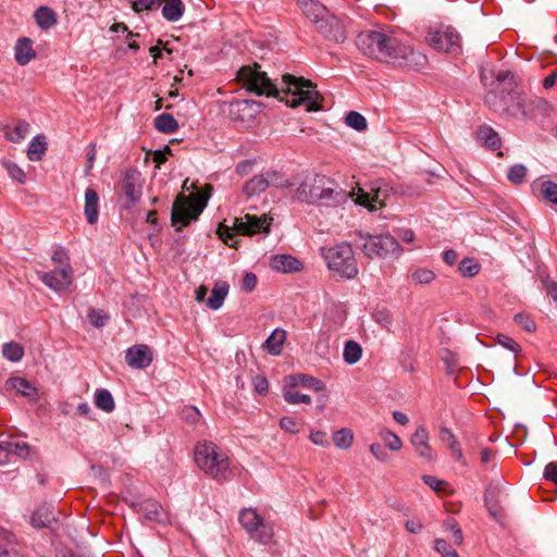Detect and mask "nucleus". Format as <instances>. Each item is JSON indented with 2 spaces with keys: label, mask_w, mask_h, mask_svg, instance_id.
<instances>
[{
  "label": "nucleus",
  "mask_w": 557,
  "mask_h": 557,
  "mask_svg": "<svg viewBox=\"0 0 557 557\" xmlns=\"http://www.w3.org/2000/svg\"><path fill=\"white\" fill-rule=\"evenodd\" d=\"M258 104L255 101L237 100L230 106V115L236 121H249L257 112Z\"/></svg>",
  "instance_id": "obj_17"
},
{
  "label": "nucleus",
  "mask_w": 557,
  "mask_h": 557,
  "mask_svg": "<svg viewBox=\"0 0 557 557\" xmlns=\"http://www.w3.org/2000/svg\"><path fill=\"white\" fill-rule=\"evenodd\" d=\"M309 440L318 446L327 447L330 445L329 437L326 432L321 430H311L309 434Z\"/></svg>",
  "instance_id": "obj_49"
},
{
  "label": "nucleus",
  "mask_w": 557,
  "mask_h": 557,
  "mask_svg": "<svg viewBox=\"0 0 557 557\" xmlns=\"http://www.w3.org/2000/svg\"><path fill=\"white\" fill-rule=\"evenodd\" d=\"M379 436L391 450L398 451L401 449L403 441L398 435L388 429H382L379 432Z\"/></svg>",
  "instance_id": "obj_38"
},
{
  "label": "nucleus",
  "mask_w": 557,
  "mask_h": 557,
  "mask_svg": "<svg viewBox=\"0 0 557 557\" xmlns=\"http://www.w3.org/2000/svg\"><path fill=\"white\" fill-rule=\"evenodd\" d=\"M39 276L41 282L49 288L55 292H63L73 283V268L71 264H65V267L60 269L44 272Z\"/></svg>",
  "instance_id": "obj_11"
},
{
  "label": "nucleus",
  "mask_w": 557,
  "mask_h": 557,
  "mask_svg": "<svg viewBox=\"0 0 557 557\" xmlns=\"http://www.w3.org/2000/svg\"><path fill=\"white\" fill-rule=\"evenodd\" d=\"M212 190V186L206 184L202 189L188 196L181 194L176 197L172 207L171 220L177 231L198 219L206 208Z\"/></svg>",
  "instance_id": "obj_5"
},
{
  "label": "nucleus",
  "mask_w": 557,
  "mask_h": 557,
  "mask_svg": "<svg viewBox=\"0 0 557 557\" xmlns=\"http://www.w3.org/2000/svg\"><path fill=\"white\" fill-rule=\"evenodd\" d=\"M2 354L8 360L16 362L23 358L24 348L21 344L11 342L3 345Z\"/></svg>",
  "instance_id": "obj_40"
},
{
  "label": "nucleus",
  "mask_w": 557,
  "mask_h": 557,
  "mask_svg": "<svg viewBox=\"0 0 557 557\" xmlns=\"http://www.w3.org/2000/svg\"><path fill=\"white\" fill-rule=\"evenodd\" d=\"M139 172L128 170L124 173L120 183L121 191L126 200V206L132 207L137 203L141 197V184L139 183Z\"/></svg>",
  "instance_id": "obj_12"
},
{
  "label": "nucleus",
  "mask_w": 557,
  "mask_h": 557,
  "mask_svg": "<svg viewBox=\"0 0 557 557\" xmlns=\"http://www.w3.org/2000/svg\"><path fill=\"white\" fill-rule=\"evenodd\" d=\"M154 127L164 134H172L178 129L177 121L169 113H162L154 119Z\"/></svg>",
  "instance_id": "obj_30"
},
{
  "label": "nucleus",
  "mask_w": 557,
  "mask_h": 557,
  "mask_svg": "<svg viewBox=\"0 0 557 557\" xmlns=\"http://www.w3.org/2000/svg\"><path fill=\"white\" fill-rule=\"evenodd\" d=\"M528 170L524 165L515 164L509 169L507 177L512 184L520 185L524 182Z\"/></svg>",
  "instance_id": "obj_45"
},
{
  "label": "nucleus",
  "mask_w": 557,
  "mask_h": 557,
  "mask_svg": "<svg viewBox=\"0 0 557 557\" xmlns=\"http://www.w3.org/2000/svg\"><path fill=\"white\" fill-rule=\"evenodd\" d=\"M272 219L258 218L256 215L245 214L240 218H234L232 226L220 224L218 235L224 244L232 248H237L238 242L235 235L251 236L258 233H267L270 230Z\"/></svg>",
  "instance_id": "obj_7"
},
{
  "label": "nucleus",
  "mask_w": 557,
  "mask_h": 557,
  "mask_svg": "<svg viewBox=\"0 0 557 557\" xmlns=\"http://www.w3.org/2000/svg\"><path fill=\"white\" fill-rule=\"evenodd\" d=\"M429 440L430 436L426 429L423 425H420L411 435L410 443L413 446L416 454L430 462L433 460L434 454Z\"/></svg>",
  "instance_id": "obj_15"
},
{
  "label": "nucleus",
  "mask_w": 557,
  "mask_h": 557,
  "mask_svg": "<svg viewBox=\"0 0 557 557\" xmlns=\"http://www.w3.org/2000/svg\"><path fill=\"white\" fill-rule=\"evenodd\" d=\"M238 83L248 91L258 96H275L287 106L296 108L305 106L306 111L313 112L322 109L323 97L310 81L297 78L290 74L282 77V87H276L260 65H245L237 72Z\"/></svg>",
  "instance_id": "obj_1"
},
{
  "label": "nucleus",
  "mask_w": 557,
  "mask_h": 557,
  "mask_svg": "<svg viewBox=\"0 0 557 557\" xmlns=\"http://www.w3.org/2000/svg\"><path fill=\"white\" fill-rule=\"evenodd\" d=\"M333 443L337 448L348 449L354 443V433L351 430L343 428L333 434Z\"/></svg>",
  "instance_id": "obj_35"
},
{
  "label": "nucleus",
  "mask_w": 557,
  "mask_h": 557,
  "mask_svg": "<svg viewBox=\"0 0 557 557\" xmlns=\"http://www.w3.org/2000/svg\"><path fill=\"white\" fill-rule=\"evenodd\" d=\"M255 391L260 395H265L269 392V382L264 375H256L252 379Z\"/></svg>",
  "instance_id": "obj_54"
},
{
  "label": "nucleus",
  "mask_w": 557,
  "mask_h": 557,
  "mask_svg": "<svg viewBox=\"0 0 557 557\" xmlns=\"http://www.w3.org/2000/svg\"><path fill=\"white\" fill-rule=\"evenodd\" d=\"M410 277L412 283L424 285L432 283L436 275L428 268H416L411 271Z\"/></svg>",
  "instance_id": "obj_36"
},
{
  "label": "nucleus",
  "mask_w": 557,
  "mask_h": 557,
  "mask_svg": "<svg viewBox=\"0 0 557 557\" xmlns=\"http://www.w3.org/2000/svg\"><path fill=\"white\" fill-rule=\"evenodd\" d=\"M95 405L97 408L106 411L112 412L115 408L114 399L111 393L108 389L100 388L95 393Z\"/></svg>",
  "instance_id": "obj_32"
},
{
  "label": "nucleus",
  "mask_w": 557,
  "mask_h": 557,
  "mask_svg": "<svg viewBox=\"0 0 557 557\" xmlns=\"http://www.w3.org/2000/svg\"><path fill=\"white\" fill-rule=\"evenodd\" d=\"M544 287L547 292V294L554 298L555 300H557V283L550 278H546L544 281Z\"/></svg>",
  "instance_id": "obj_64"
},
{
  "label": "nucleus",
  "mask_w": 557,
  "mask_h": 557,
  "mask_svg": "<svg viewBox=\"0 0 557 557\" xmlns=\"http://www.w3.org/2000/svg\"><path fill=\"white\" fill-rule=\"evenodd\" d=\"M286 386L288 387H296V386H306L309 388H312L314 391H322L324 389V384L310 375L307 374H294L289 375L285 380Z\"/></svg>",
  "instance_id": "obj_25"
},
{
  "label": "nucleus",
  "mask_w": 557,
  "mask_h": 557,
  "mask_svg": "<svg viewBox=\"0 0 557 557\" xmlns=\"http://www.w3.org/2000/svg\"><path fill=\"white\" fill-rule=\"evenodd\" d=\"M163 1L164 0H128L133 11L136 13L156 10Z\"/></svg>",
  "instance_id": "obj_42"
},
{
  "label": "nucleus",
  "mask_w": 557,
  "mask_h": 557,
  "mask_svg": "<svg viewBox=\"0 0 557 557\" xmlns=\"http://www.w3.org/2000/svg\"><path fill=\"white\" fill-rule=\"evenodd\" d=\"M84 213L89 224L97 223L99 214V196L91 187L87 188L85 191Z\"/></svg>",
  "instance_id": "obj_20"
},
{
  "label": "nucleus",
  "mask_w": 557,
  "mask_h": 557,
  "mask_svg": "<svg viewBox=\"0 0 557 557\" xmlns=\"http://www.w3.org/2000/svg\"><path fill=\"white\" fill-rule=\"evenodd\" d=\"M497 343L513 352H518L521 349L520 345L513 338L505 334L497 335Z\"/></svg>",
  "instance_id": "obj_52"
},
{
  "label": "nucleus",
  "mask_w": 557,
  "mask_h": 557,
  "mask_svg": "<svg viewBox=\"0 0 557 557\" xmlns=\"http://www.w3.org/2000/svg\"><path fill=\"white\" fill-rule=\"evenodd\" d=\"M423 480H424L425 484L429 485L436 493H443L448 487L447 482H445L443 480H438L437 478L432 476V475H425L423 478Z\"/></svg>",
  "instance_id": "obj_51"
},
{
  "label": "nucleus",
  "mask_w": 557,
  "mask_h": 557,
  "mask_svg": "<svg viewBox=\"0 0 557 557\" xmlns=\"http://www.w3.org/2000/svg\"><path fill=\"white\" fill-rule=\"evenodd\" d=\"M476 139L493 151L500 149L502 140L498 134L490 126H480L476 132Z\"/></svg>",
  "instance_id": "obj_24"
},
{
  "label": "nucleus",
  "mask_w": 557,
  "mask_h": 557,
  "mask_svg": "<svg viewBox=\"0 0 557 557\" xmlns=\"http://www.w3.org/2000/svg\"><path fill=\"white\" fill-rule=\"evenodd\" d=\"M280 428L289 434H298L302 429V421L293 416H285L280 420Z\"/></svg>",
  "instance_id": "obj_39"
},
{
  "label": "nucleus",
  "mask_w": 557,
  "mask_h": 557,
  "mask_svg": "<svg viewBox=\"0 0 557 557\" xmlns=\"http://www.w3.org/2000/svg\"><path fill=\"white\" fill-rule=\"evenodd\" d=\"M486 508L491 516L498 519L503 516L502 509L498 504L492 498L490 493H486L484 496Z\"/></svg>",
  "instance_id": "obj_53"
},
{
  "label": "nucleus",
  "mask_w": 557,
  "mask_h": 557,
  "mask_svg": "<svg viewBox=\"0 0 557 557\" xmlns=\"http://www.w3.org/2000/svg\"><path fill=\"white\" fill-rule=\"evenodd\" d=\"M359 238L362 240L360 244L362 252L368 258H398L403 248L393 236L385 235H362L359 234Z\"/></svg>",
  "instance_id": "obj_8"
},
{
  "label": "nucleus",
  "mask_w": 557,
  "mask_h": 557,
  "mask_svg": "<svg viewBox=\"0 0 557 557\" xmlns=\"http://www.w3.org/2000/svg\"><path fill=\"white\" fill-rule=\"evenodd\" d=\"M51 259L54 263L61 265V268L65 267V264H70V258L67 256V252L65 251V249L60 247L53 251Z\"/></svg>",
  "instance_id": "obj_58"
},
{
  "label": "nucleus",
  "mask_w": 557,
  "mask_h": 557,
  "mask_svg": "<svg viewBox=\"0 0 557 557\" xmlns=\"http://www.w3.org/2000/svg\"><path fill=\"white\" fill-rule=\"evenodd\" d=\"M286 341V332L283 329H275L263 344V349L273 356L282 352L283 345Z\"/></svg>",
  "instance_id": "obj_26"
},
{
  "label": "nucleus",
  "mask_w": 557,
  "mask_h": 557,
  "mask_svg": "<svg viewBox=\"0 0 557 557\" xmlns=\"http://www.w3.org/2000/svg\"><path fill=\"white\" fill-rule=\"evenodd\" d=\"M37 52L34 49V41L28 37H21L16 40L14 47V59L21 66L27 65L36 59Z\"/></svg>",
  "instance_id": "obj_16"
},
{
  "label": "nucleus",
  "mask_w": 557,
  "mask_h": 557,
  "mask_svg": "<svg viewBox=\"0 0 557 557\" xmlns=\"http://www.w3.org/2000/svg\"><path fill=\"white\" fill-rule=\"evenodd\" d=\"M495 459V451L490 447H484L480 451V462L482 466L487 467L493 463Z\"/></svg>",
  "instance_id": "obj_59"
},
{
  "label": "nucleus",
  "mask_w": 557,
  "mask_h": 557,
  "mask_svg": "<svg viewBox=\"0 0 557 557\" xmlns=\"http://www.w3.org/2000/svg\"><path fill=\"white\" fill-rule=\"evenodd\" d=\"M440 437L441 441L446 444L448 449H451L453 446L460 444L455 436V434L447 428L442 426L440 429Z\"/></svg>",
  "instance_id": "obj_50"
},
{
  "label": "nucleus",
  "mask_w": 557,
  "mask_h": 557,
  "mask_svg": "<svg viewBox=\"0 0 557 557\" xmlns=\"http://www.w3.org/2000/svg\"><path fill=\"white\" fill-rule=\"evenodd\" d=\"M152 359V350L145 344L134 345L125 354L126 363L133 369H146L151 364Z\"/></svg>",
  "instance_id": "obj_14"
},
{
  "label": "nucleus",
  "mask_w": 557,
  "mask_h": 557,
  "mask_svg": "<svg viewBox=\"0 0 557 557\" xmlns=\"http://www.w3.org/2000/svg\"><path fill=\"white\" fill-rule=\"evenodd\" d=\"M354 196L355 190L346 193L332 177L321 173L305 175L294 194L301 202L326 207H337Z\"/></svg>",
  "instance_id": "obj_3"
},
{
  "label": "nucleus",
  "mask_w": 557,
  "mask_h": 557,
  "mask_svg": "<svg viewBox=\"0 0 557 557\" xmlns=\"http://www.w3.org/2000/svg\"><path fill=\"white\" fill-rule=\"evenodd\" d=\"M47 149L46 137L44 135L35 136L28 145L27 158L30 161H40L46 154Z\"/></svg>",
  "instance_id": "obj_28"
},
{
  "label": "nucleus",
  "mask_w": 557,
  "mask_h": 557,
  "mask_svg": "<svg viewBox=\"0 0 557 557\" xmlns=\"http://www.w3.org/2000/svg\"><path fill=\"white\" fill-rule=\"evenodd\" d=\"M396 234L404 243L410 244L414 240V233L410 228H399Z\"/></svg>",
  "instance_id": "obj_63"
},
{
  "label": "nucleus",
  "mask_w": 557,
  "mask_h": 557,
  "mask_svg": "<svg viewBox=\"0 0 557 557\" xmlns=\"http://www.w3.org/2000/svg\"><path fill=\"white\" fill-rule=\"evenodd\" d=\"M7 170H8V173L9 175L17 181L18 183H24L25 180H26V174L25 172L16 164L14 163H8L7 164Z\"/></svg>",
  "instance_id": "obj_55"
},
{
  "label": "nucleus",
  "mask_w": 557,
  "mask_h": 557,
  "mask_svg": "<svg viewBox=\"0 0 557 557\" xmlns=\"http://www.w3.org/2000/svg\"><path fill=\"white\" fill-rule=\"evenodd\" d=\"M542 196L549 202L557 205V183L543 181L539 184Z\"/></svg>",
  "instance_id": "obj_43"
},
{
  "label": "nucleus",
  "mask_w": 557,
  "mask_h": 557,
  "mask_svg": "<svg viewBox=\"0 0 557 557\" xmlns=\"http://www.w3.org/2000/svg\"><path fill=\"white\" fill-rule=\"evenodd\" d=\"M29 447L26 443L4 442L0 443V465L10 461L11 456L16 455L24 457L28 454Z\"/></svg>",
  "instance_id": "obj_19"
},
{
  "label": "nucleus",
  "mask_w": 557,
  "mask_h": 557,
  "mask_svg": "<svg viewBox=\"0 0 557 557\" xmlns=\"http://www.w3.org/2000/svg\"><path fill=\"white\" fill-rule=\"evenodd\" d=\"M283 398L286 403L290 405H298V404H311V397L306 394H301L297 391H295L293 387L285 386L283 391Z\"/></svg>",
  "instance_id": "obj_37"
},
{
  "label": "nucleus",
  "mask_w": 557,
  "mask_h": 557,
  "mask_svg": "<svg viewBox=\"0 0 557 557\" xmlns=\"http://www.w3.org/2000/svg\"><path fill=\"white\" fill-rule=\"evenodd\" d=\"M227 292L228 285L226 283L215 284L211 292V296L207 300V306L212 310L219 309L223 305Z\"/></svg>",
  "instance_id": "obj_29"
},
{
  "label": "nucleus",
  "mask_w": 557,
  "mask_h": 557,
  "mask_svg": "<svg viewBox=\"0 0 557 557\" xmlns=\"http://www.w3.org/2000/svg\"><path fill=\"white\" fill-rule=\"evenodd\" d=\"M357 46L367 55L394 66L421 70L426 55L416 51L401 36L389 29L370 30L359 34Z\"/></svg>",
  "instance_id": "obj_2"
},
{
  "label": "nucleus",
  "mask_w": 557,
  "mask_h": 557,
  "mask_svg": "<svg viewBox=\"0 0 557 557\" xmlns=\"http://www.w3.org/2000/svg\"><path fill=\"white\" fill-rule=\"evenodd\" d=\"M357 196L355 201L363 207H367L371 211H374L379 208L385 207V201L387 199L388 190L387 188H383L381 186H371L369 191H364L362 188H358Z\"/></svg>",
  "instance_id": "obj_13"
},
{
  "label": "nucleus",
  "mask_w": 557,
  "mask_h": 557,
  "mask_svg": "<svg viewBox=\"0 0 557 557\" xmlns=\"http://www.w3.org/2000/svg\"><path fill=\"white\" fill-rule=\"evenodd\" d=\"M30 125L28 122L20 120L12 125L4 127V138L11 143L18 144L23 141L29 133Z\"/></svg>",
  "instance_id": "obj_21"
},
{
  "label": "nucleus",
  "mask_w": 557,
  "mask_h": 557,
  "mask_svg": "<svg viewBox=\"0 0 557 557\" xmlns=\"http://www.w3.org/2000/svg\"><path fill=\"white\" fill-rule=\"evenodd\" d=\"M34 18L38 27L42 30H49L58 23L57 13L49 7H39L35 13Z\"/></svg>",
  "instance_id": "obj_23"
},
{
  "label": "nucleus",
  "mask_w": 557,
  "mask_h": 557,
  "mask_svg": "<svg viewBox=\"0 0 557 557\" xmlns=\"http://www.w3.org/2000/svg\"><path fill=\"white\" fill-rule=\"evenodd\" d=\"M460 274L466 277H473L480 272V264L473 259H463L458 268Z\"/></svg>",
  "instance_id": "obj_44"
},
{
  "label": "nucleus",
  "mask_w": 557,
  "mask_h": 557,
  "mask_svg": "<svg viewBox=\"0 0 557 557\" xmlns=\"http://www.w3.org/2000/svg\"><path fill=\"white\" fill-rule=\"evenodd\" d=\"M162 7V16L168 22H177L185 12V5L182 0H164Z\"/></svg>",
  "instance_id": "obj_27"
},
{
  "label": "nucleus",
  "mask_w": 557,
  "mask_h": 557,
  "mask_svg": "<svg viewBox=\"0 0 557 557\" xmlns=\"http://www.w3.org/2000/svg\"><path fill=\"white\" fill-rule=\"evenodd\" d=\"M257 285V276L256 274L249 272L246 273L243 281H242V289L250 293L256 288Z\"/></svg>",
  "instance_id": "obj_57"
},
{
  "label": "nucleus",
  "mask_w": 557,
  "mask_h": 557,
  "mask_svg": "<svg viewBox=\"0 0 557 557\" xmlns=\"http://www.w3.org/2000/svg\"><path fill=\"white\" fill-rule=\"evenodd\" d=\"M322 257L329 270L341 278L351 280L359 273L355 251L347 243L322 248Z\"/></svg>",
  "instance_id": "obj_6"
},
{
  "label": "nucleus",
  "mask_w": 557,
  "mask_h": 557,
  "mask_svg": "<svg viewBox=\"0 0 557 557\" xmlns=\"http://www.w3.org/2000/svg\"><path fill=\"white\" fill-rule=\"evenodd\" d=\"M513 321L517 323V325H519L521 329H523L524 331H527L529 333H533L536 331V323H535L534 319L528 313H524V312L517 313L513 317Z\"/></svg>",
  "instance_id": "obj_46"
},
{
  "label": "nucleus",
  "mask_w": 557,
  "mask_h": 557,
  "mask_svg": "<svg viewBox=\"0 0 557 557\" xmlns=\"http://www.w3.org/2000/svg\"><path fill=\"white\" fill-rule=\"evenodd\" d=\"M194 460L206 475L220 483L232 480L240 468L220 446L211 441L196 444Z\"/></svg>",
  "instance_id": "obj_4"
},
{
  "label": "nucleus",
  "mask_w": 557,
  "mask_h": 557,
  "mask_svg": "<svg viewBox=\"0 0 557 557\" xmlns=\"http://www.w3.org/2000/svg\"><path fill=\"white\" fill-rule=\"evenodd\" d=\"M88 319H89V322L94 326L101 327V326L104 325L107 317L104 314H102L101 311H98L96 309H90L89 312H88Z\"/></svg>",
  "instance_id": "obj_56"
},
{
  "label": "nucleus",
  "mask_w": 557,
  "mask_h": 557,
  "mask_svg": "<svg viewBox=\"0 0 557 557\" xmlns=\"http://www.w3.org/2000/svg\"><path fill=\"white\" fill-rule=\"evenodd\" d=\"M52 519V511L49 506L38 507L30 516V524L35 528H45Z\"/></svg>",
  "instance_id": "obj_31"
},
{
  "label": "nucleus",
  "mask_w": 557,
  "mask_h": 557,
  "mask_svg": "<svg viewBox=\"0 0 557 557\" xmlns=\"http://www.w3.org/2000/svg\"><path fill=\"white\" fill-rule=\"evenodd\" d=\"M302 13L306 15L307 18H309L311 22L315 24H320L319 29L323 32L327 37H330L329 34L324 30L323 22L325 21L327 16V10L324 5L314 2L313 0L308 4L307 8L301 10Z\"/></svg>",
  "instance_id": "obj_22"
},
{
  "label": "nucleus",
  "mask_w": 557,
  "mask_h": 557,
  "mask_svg": "<svg viewBox=\"0 0 557 557\" xmlns=\"http://www.w3.org/2000/svg\"><path fill=\"white\" fill-rule=\"evenodd\" d=\"M371 454L380 461H386L387 460V454L379 443H373L369 447Z\"/></svg>",
  "instance_id": "obj_62"
},
{
  "label": "nucleus",
  "mask_w": 557,
  "mask_h": 557,
  "mask_svg": "<svg viewBox=\"0 0 557 557\" xmlns=\"http://www.w3.org/2000/svg\"><path fill=\"white\" fill-rule=\"evenodd\" d=\"M544 478L557 485V462H549L546 465Z\"/></svg>",
  "instance_id": "obj_60"
},
{
  "label": "nucleus",
  "mask_w": 557,
  "mask_h": 557,
  "mask_svg": "<svg viewBox=\"0 0 557 557\" xmlns=\"http://www.w3.org/2000/svg\"><path fill=\"white\" fill-rule=\"evenodd\" d=\"M362 356L361 346L355 341H348L345 344L343 358L344 361L348 364H355L360 360Z\"/></svg>",
  "instance_id": "obj_33"
},
{
  "label": "nucleus",
  "mask_w": 557,
  "mask_h": 557,
  "mask_svg": "<svg viewBox=\"0 0 557 557\" xmlns=\"http://www.w3.org/2000/svg\"><path fill=\"white\" fill-rule=\"evenodd\" d=\"M242 527L253 540L267 544L273 537V529L265 523L261 516L252 508L243 509L239 513Z\"/></svg>",
  "instance_id": "obj_9"
},
{
  "label": "nucleus",
  "mask_w": 557,
  "mask_h": 557,
  "mask_svg": "<svg viewBox=\"0 0 557 557\" xmlns=\"http://www.w3.org/2000/svg\"><path fill=\"white\" fill-rule=\"evenodd\" d=\"M425 39L432 48L438 51L456 52L460 49V36L449 26L431 29Z\"/></svg>",
  "instance_id": "obj_10"
},
{
  "label": "nucleus",
  "mask_w": 557,
  "mask_h": 557,
  "mask_svg": "<svg viewBox=\"0 0 557 557\" xmlns=\"http://www.w3.org/2000/svg\"><path fill=\"white\" fill-rule=\"evenodd\" d=\"M272 269L282 273H293L302 270V263L295 257L288 255H278L272 259Z\"/></svg>",
  "instance_id": "obj_18"
},
{
  "label": "nucleus",
  "mask_w": 557,
  "mask_h": 557,
  "mask_svg": "<svg viewBox=\"0 0 557 557\" xmlns=\"http://www.w3.org/2000/svg\"><path fill=\"white\" fill-rule=\"evenodd\" d=\"M10 384L12 388L24 396H30L35 392V388L32 386V384L23 377L12 379Z\"/></svg>",
  "instance_id": "obj_47"
},
{
  "label": "nucleus",
  "mask_w": 557,
  "mask_h": 557,
  "mask_svg": "<svg viewBox=\"0 0 557 557\" xmlns=\"http://www.w3.org/2000/svg\"><path fill=\"white\" fill-rule=\"evenodd\" d=\"M345 123L347 126L358 132L367 129L368 126L366 117L357 111L348 112L347 115L345 116Z\"/></svg>",
  "instance_id": "obj_41"
},
{
  "label": "nucleus",
  "mask_w": 557,
  "mask_h": 557,
  "mask_svg": "<svg viewBox=\"0 0 557 557\" xmlns=\"http://www.w3.org/2000/svg\"><path fill=\"white\" fill-rule=\"evenodd\" d=\"M449 451L455 461L460 463L462 467L468 466V461L461 450L460 444L453 446L451 449H449Z\"/></svg>",
  "instance_id": "obj_61"
},
{
  "label": "nucleus",
  "mask_w": 557,
  "mask_h": 557,
  "mask_svg": "<svg viewBox=\"0 0 557 557\" xmlns=\"http://www.w3.org/2000/svg\"><path fill=\"white\" fill-rule=\"evenodd\" d=\"M269 183L268 180L264 178L262 175L253 176L251 180H249L244 188L243 191L248 196H253L256 194H259L268 187Z\"/></svg>",
  "instance_id": "obj_34"
},
{
  "label": "nucleus",
  "mask_w": 557,
  "mask_h": 557,
  "mask_svg": "<svg viewBox=\"0 0 557 557\" xmlns=\"http://www.w3.org/2000/svg\"><path fill=\"white\" fill-rule=\"evenodd\" d=\"M445 528L451 533V541L455 545H461L463 542V536L461 529L458 527L457 522L454 519H448L445 522Z\"/></svg>",
  "instance_id": "obj_48"
}]
</instances>
